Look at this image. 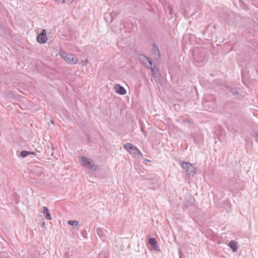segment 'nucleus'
Masks as SVG:
<instances>
[{"label":"nucleus","instance_id":"obj_1","mask_svg":"<svg viewBox=\"0 0 258 258\" xmlns=\"http://www.w3.org/2000/svg\"><path fill=\"white\" fill-rule=\"evenodd\" d=\"M59 54L66 61L70 64H75L78 62V59L73 54L67 53L63 51H60Z\"/></svg>","mask_w":258,"mask_h":258},{"label":"nucleus","instance_id":"obj_2","mask_svg":"<svg viewBox=\"0 0 258 258\" xmlns=\"http://www.w3.org/2000/svg\"><path fill=\"white\" fill-rule=\"evenodd\" d=\"M181 167L185 170L186 174L190 176H194L195 173V167L189 163L183 162L181 165Z\"/></svg>","mask_w":258,"mask_h":258},{"label":"nucleus","instance_id":"obj_3","mask_svg":"<svg viewBox=\"0 0 258 258\" xmlns=\"http://www.w3.org/2000/svg\"><path fill=\"white\" fill-rule=\"evenodd\" d=\"M195 200L194 198L191 196L190 195H189L187 196L185 198L184 202L183 203L182 205V209L183 210H186L187 208L190 207V206H194Z\"/></svg>","mask_w":258,"mask_h":258},{"label":"nucleus","instance_id":"obj_4","mask_svg":"<svg viewBox=\"0 0 258 258\" xmlns=\"http://www.w3.org/2000/svg\"><path fill=\"white\" fill-rule=\"evenodd\" d=\"M81 163L82 164L88 168L96 170L95 168H94L95 163L94 161L91 160L89 158L84 156H81Z\"/></svg>","mask_w":258,"mask_h":258},{"label":"nucleus","instance_id":"obj_5","mask_svg":"<svg viewBox=\"0 0 258 258\" xmlns=\"http://www.w3.org/2000/svg\"><path fill=\"white\" fill-rule=\"evenodd\" d=\"M47 41L46 31L45 29L41 31L37 36V41L41 44L45 43Z\"/></svg>","mask_w":258,"mask_h":258},{"label":"nucleus","instance_id":"obj_6","mask_svg":"<svg viewBox=\"0 0 258 258\" xmlns=\"http://www.w3.org/2000/svg\"><path fill=\"white\" fill-rule=\"evenodd\" d=\"M192 137L195 143L197 145L200 144L204 141L203 136L200 133H195Z\"/></svg>","mask_w":258,"mask_h":258},{"label":"nucleus","instance_id":"obj_7","mask_svg":"<svg viewBox=\"0 0 258 258\" xmlns=\"http://www.w3.org/2000/svg\"><path fill=\"white\" fill-rule=\"evenodd\" d=\"M152 75L157 83L162 84L163 80L159 70H156V71L153 70Z\"/></svg>","mask_w":258,"mask_h":258},{"label":"nucleus","instance_id":"obj_8","mask_svg":"<svg viewBox=\"0 0 258 258\" xmlns=\"http://www.w3.org/2000/svg\"><path fill=\"white\" fill-rule=\"evenodd\" d=\"M115 92L120 95H124L126 94V91L124 88L119 84H116L114 87Z\"/></svg>","mask_w":258,"mask_h":258},{"label":"nucleus","instance_id":"obj_9","mask_svg":"<svg viewBox=\"0 0 258 258\" xmlns=\"http://www.w3.org/2000/svg\"><path fill=\"white\" fill-rule=\"evenodd\" d=\"M130 154L133 155L134 157L143 158V154L135 146V149L130 152Z\"/></svg>","mask_w":258,"mask_h":258},{"label":"nucleus","instance_id":"obj_10","mask_svg":"<svg viewBox=\"0 0 258 258\" xmlns=\"http://www.w3.org/2000/svg\"><path fill=\"white\" fill-rule=\"evenodd\" d=\"M42 210L41 211L44 215L46 220H50L52 218L50 215L48 209L46 207H43Z\"/></svg>","mask_w":258,"mask_h":258},{"label":"nucleus","instance_id":"obj_11","mask_svg":"<svg viewBox=\"0 0 258 258\" xmlns=\"http://www.w3.org/2000/svg\"><path fill=\"white\" fill-rule=\"evenodd\" d=\"M238 243L236 241L231 240L228 243V246L231 248L233 252H236L238 249Z\"/></svg>","mask_w":258,"mask_h":258},{"label":"nucleus","instance_id":"obj_12","mask_svg":"<svg viewBox=\"0 0 258 258\" xmlns=\"http://www.w3.org/2000/svg\"><path fill=\"white\" fill-rule=\"evenodd\" d=\"M150 245H151L154 250H157L158 247V242L154 238H150L148 241Z\"/></svg>","mask_w":258,"mask_h":258},{"label":"nucleus","instance_id":"obj_13","mask_svg":"<svg viewBox=\"0 0 258 258\" xmlns=\"http://www.w3.org/2000/svg\"><path fill=\"white\" fill-rule=\"evenodd\" d=\"M140 59H142L143 60V62L145 63V62L144 60L148 62L149 65L148 66H151L153 65V61L152 59L150 57L146 56L145 55L142 54L140 56Z\"/></svg>","mask_w":258,"mask_h":258},{"label":"nucleus","instance_id":"obj_14","mask_svg":"<svg viewBox=\"0 0 258 258\" xmlns=\"http://www.w3.org/2000/svg\"><path fill=\"white\" fill-rule=\"evenodd\" d=\"M123 148L125 149L129 153L131 151L135 149V146H134L131 143H125L123 145Z\"/></svg>","mask_w":258,"mask_h":258},{"label":"nucleus","instance_id":"obj_15","mask_svg":"<svg viewBox=\"0 0 258 258\" xmlns=\"http://www.w3.org/2000/svg\"><path fill=\"white\" fill-rule=\"evenodd\" d=\"M68 224L70 225L75 226V227H76L77 229H79L80 227L79 222L77 221L69 220L68 221Z\"/></svg>","mask_w":258,"mask_h":258},{"label":"nucleus","instance_id":"obj_16","mask_svg":"<svg viewBox=\"0 0 258 258\" xmlns=\"http://www.w3.org/2000/svg\"><path fill=\"white\" fill-rule=\"evenodd\" d=\"M152 52L155 54L159 56L160 51L156 44H154L152 46Z\"/></svg>","mask_w":258,"mask_h":258},{"label":"nucleus","instance_id":"obj_17","mask_svg":"<svg viewBox=\"0 0 258 258\" xmlns=\"http://www.w3.org/2000/svg\"><path fill=\"white\" fill-rule=\"evenodd\" d=\"M58 4L72 3L74 0H55Z\"/></svg>","mask_w":258,"mask_h":258},{"label":"nucleus","instance_id":"obj_18","mask_svg":"<svg viewBox=\"0 0 258 258\" xmlns=\"http://www.w3.org/2000/svg\"><path fill=\"white\" fill-rule=\"evenodd\" d=\"M20 155L23 158L26 157L27 156L30 155L29 151H25V150L22 151L20 153Z\"/></svg>","mask_w":258,"mask_h":258},{"label":"nucleus","instance_id":"obj_19","mask_svg":"<svg viewBox=\"0 0 258 258\" xmlns=\"http://www.w3.org/2000/svg\"><path fill=\"white\" fill-rule=\"evenodd\" d=\"M227 91L229 92L230 93H231L232 95L238 94V91L235 89L228 88V90Z\"/></svg>","mask_w":258,"mask_h":258},{"label":"nucleus","instance_id":"obj_20","mask_svg":"<svg viewBox=\"0 0 258 258\" xmlns=\"http://www.w3.org/2000/svg\"><path fill=\"white\" fill-rule=\"evenodd\" d=\"M147 67L150 69V70H151L152 73L153 70H154L155 71H156V70H158V69L155 68V65H153V66H147Z\"/></svg>","mask_w":258,"mask_h":258},{"label":"nucleus","instance_id":"obj_21","mask_svg":"<svg viewBox=\"0 0 258 258\" xmlns=\"http://www.w3.org/2000/svg\"><path fill=\"white\" fill-rule=\"evenodd\" d=\"M40 224L41 225V226L43 227V228H45V222L42 221L40 222Z\"/></svg>","mask_w":258,"mask_h":258},{"label":"nucleus","instance_id":"obj_22","mask_svg":"<svg viewBox=\"0 0 258 258\" xmlns=\"http://www.w3.org/2000/svg\"><path fill=\"white\" fill-rule=\"evenodd\" d=\"M184 122H188V123H190V121L189 119H185L184 120Z\"/></svg>","mask_w":258,"mask_h":258},{"label":"nucleus","instance_id":"obj_23","mask_svg":"<svg viewBox=\"0 0 258 258\" xmlns=\"http://www.w3.org/2000/svg\"><path fill=\"white\" fill-rule=\"evenodd\" d=\"M256 136V141L258 142V133H257L255 135Z\"/></svg>","mask_w":258,"mask_h":258},{"label":"nucleus","instance_id":"obj_24","mask_svg":"<svg viewBox=\"0 0 258 258\" xmlns=\"http://www.w3.org/2000/svg\"><path fill=\"white\" fill-rule=\"evenodd\" d=\"M116 15H117V13H115L114 12H112V13H111V16H112L113 15L116 16Z\"/></svg>","mask_w":258,"mask_h":258},{"label":"nucleus","instance_id":"obj_25","mask_svg":"<svg viewBox=\"0 0 258 258\" xmlns=\"http://www.w3.org/2000/svg\"><path fill=\"white\" fill-rule=\"evenodd\" d=\"M29 153H30V155H35V153L34 152H30L29 151Z\"/></svg>","mask_w":258,"mask_h":258},{"label":"nucleus","instance_id":"obj_26","mask_svg":"<svg viewBox=\"0 0 258 258\" xmlns=\"http://www.w3.org/2000/svg\"><path fill=\"white\" fill-rule=\"evenodd\" d=\"M87 61H88V60H86L85 61H84V65H85V64H87Z\"/></svg>","mask_w":258,"mask_h":258},{"label":"nucleus","instance_id":"obj_27","mask_svg":"<svg viewBox=\"0 0 258 258\" xmlns=\"http://www.w3.org/2000/svg\"><path fill=\"white\" fill-rule=\"evenodd\" d=\"M150 160H147V162H150Z\"/></svg>","mask_w":258,"mask_h":258},{"label":"nucleus","instance_id":"obj_28","mask_svg":"<svg viewBox=\"0 0 258 258\" xmlns=\"http://www.w3.org/2000/svg\"><path fill=\"white\" fill-rule=\"evenodd\" d=\"M142 132L144 133V132L143 129H142Z\"/></svg>","mask_w":258,"mask_h":258},{"label":"nucleus","instance_id":"obj_29","mask_svg":"<svg viewBox=\"0 0 258 258\" xmlns=\"http://www.w3.org/2000/svg\"><path fill=\"white\" fill-rule=\"evenodd\" d=\"M87 136H88V139H89V137L88 135H87Z\"/></svg>","mask_w":258,"mask_h":258},{"label":"nucleus","instance_id":"obj_30","mask_svg":"<svg viewBox=\"0 0 258 258\" xmlns=\"http://www.w3.org/2000/svg\"><path fill=\"white\" fill-rule=\"evenodd\" d=\"M226 88H227V89L228 90V88H229V87H227V86H226Z\"/></svg>","mask_w":258,"mask_h":258}]
</instances>
